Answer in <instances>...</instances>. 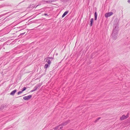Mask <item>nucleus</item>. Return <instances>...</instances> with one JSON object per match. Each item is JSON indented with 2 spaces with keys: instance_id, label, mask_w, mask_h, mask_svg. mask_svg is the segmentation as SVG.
<instances>
[{
  "instance_id": "nucleus-1",
  "label": "nucleus",
  "mask_w": 130,
  "mask_h": 130,
  "mask_svg": "<svg viewBox=\"0 0 130 130\" xmlns=\"http://www.w3.org/2000/svg\"><path fill=\"white\" fill-rule=\"evenodd\" d=\"M67 124V122H65L64 123H62L60 125L54 128L55 130H59L60 129H61L63 127V126L66 125Z\"/></svg>"
},
{
  "instance_id": "nucleus-2",
  "label": "nucleus",
  "mask_w": 130,
  "mask_h": 130,
  "mask_svg": "<svg viewBox=\"0 0 130 130\" xmlns=\"http://www.w3.org/2000/svg\"><path fill=\"white\" fill-rule=\"evenodd\" d=\"M129 117V113H127L126 115H122L120 118V120L122 121L127 118Z\"/></svg>"
},
{
  "instance_id": "nucleus-3",
  "label": "nucleus",
  "mask_w": 130,
  "mask_h": 130,
  "mask_svg": "<svg viewBox=\"0 0 130 130\" xmlns=\"http://www.w3.org/2000/svg\"><path fill=\"white\" fill-rule=\"evenodd\" d=\"M53 59V58L52 57H47L46 58V61L48 63L50 64L51 63V61H52Z\"/></svg>"
},
{
  "instance_id": "nucleus-4",
  "label": "nucleus",
  "mask_w": 130,
  "mask_h": 130,
  "mask_svg": "<svg viewBox=\"0 0 130 130\" xmlns=\"http://www.w3.org/2000/svg\"><path fill=\"white\" fill-rule=\"evenodd\" d=\"M113 14V13L111 12H110L108 13H106L105 15L106 17L107 18L108 17H109L112 15Z\"/></svg>"
},
{
  "instance_id": "nucleus-5",
  "label": "nucleus",
  "mask_w": 130,
  "mask_h": 130,
  "mask_svg": "<svg viewBox=\"0 0 130 130\" xmlns=\"http://www.w3.org/2000/svg\"><path fill=\"white\" fill-rule=\"evenodd\" d=\"M32 96L31 95H29L27 96L24 97L23 98L25 100H27L29 99Z\"/></svg>"
},
{
  "instance_id": "nucleus-6",
  "label": "nucleus",
  "mask_w": 130,
  "mask_h": 130,
  "mask_svg": "<svg viewBox=\"0 0 130 130\" xmlns=\"http://www.w3.org/2000/svg\"><path fill=\"white\" fill-rule=\"evenodd\" d=\"M17 91L16 90H13V91H12L10 93V94L12 95H13L14 94H15V92Z\"/></svg>"
},
{
  "instance_id": "nucleus-7",
  "label": "nucleus",
  "mask_w": 130,
  "mask_h": 130,
  "mask_svg": "<svg viewBox=\"0 0 130 130\" xmlns=\"http://www.w3.org/2000/svg\"><path fill=\"white\" fill-rule=\"evenodd\" d=\"M68 11H65L62 15V18L64 17L68 13Z\"/></svg>"
},
{
  "instance_id": "nucleus-8",
  "label": "nucleus",
  "mask_w": 130,
  "mask_h": 130,
  "mask_svg": "<svg viewBox=\"0 0 130 130\" xmlns=\"http://www.w3.org/2000/svg\"><path fill=\"white\" fill-rule=\"evenodd\" d=\"M93 21V18H92L90 21V25L91 26L92 25V22Z\"/></svg>"
},
{
  "instance_id": "nucleus-9",
  "label": "nucleus",
  "mask_w": 130,
  "mask_h": 130,
  "mask_svg": "<svg viewBox=\"0 0 130 130\" xmlns=\"http://www.w3.org/2000/svg\"><path fill=\"white\" fill-rule=\"evenodd\" d=\"M97 18V13L95 12V20H96Z\"/></svg>"
},
{
  "instance_id": "nucleus-10",
  "label": "nucleus",
  "mask_w": 130,
  "mask_h": 130,
  "mask_svg": "<svg viewBox=\"0 0 130 130\" xmlns=\"http://www.w3.org/2000/svg\"><path fill=\"white\" fill-rule=\"evenodd\" d=\"M48 67V65L47 64H46L44 66V68L46 69Z\"/></svg>"
},
{
  "instance_id": "nucleus-11",
  "label": "nucleus",
  "mask_w": 130,
  "mask_h": 130,
  "mask_svg": "<svg viewBox=\"0 0 130 130\" xmlns=\"http://www.w3.org/2000/svg\"><path fill=\"white\" fill-rule=\"evenodd\" d=\"M26 89V88L25 87H24L22 89V91L23 92L24 91H25Z\"/></svg>"
},
{
  "instance_id": "nucleus-12",
  "label": "nucleus",
  "mask_w": 130,
  "mask_h": 130,
  "mask_svg": "<svg viewBox=\"0 0 130 130\" xmlns=\"http://www.w3.org/2000/svg\"><path fill=\"white\" fill-rule=\"evenodd\" d=\"M23 92H22V91H19L18 93V95H19V94H21Z\"/></svg>"
},
{
  "instance_id": "nucleus-13",
  "label": "nucleus",
  "mask_w": 130,
  "mask_h": 130,
  "mask_svg": "<svg viewBox=\"0 0 130 130\" xmlns=\"http://www.w3.org/2000/svg\"><path fill=\"white\" fill-rule=\"evenodd\" d=\"M44 15H47V14H44Z\"/></svg>"
},
{
  "instance_id": "nucleus-14",
  "label": "nucleus",
  "mask_w": 130,
  "mask_h": 130,
  "mask_svg": "<svg viewBox=\"0 0 130 130\" xmlns=\"http://www.w3.org/2000/svg\"><path fill=\"white\" fill-rule=\"evenodd\" d=\"M128 2H130V0H128Z\"/></svg>"
}]
</instances>
